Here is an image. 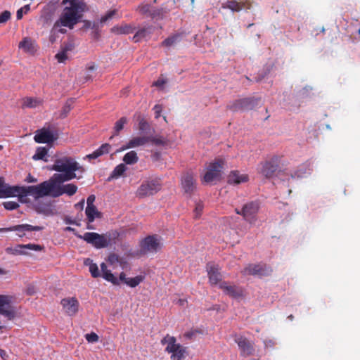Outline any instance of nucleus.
I'll list each match as a JSON object with an SVG mask.
<instances>
[{
	"mask_svg": "<svg viewBox=\"0 0 360 360\" xmlns=\"http://www.w3.org/2000/svg\"><path fill=\"white\" fill-rule=\"evenodd\" d=\"M34 141L39 143H52L55 138L51 131L48 129H41L38 131L34 137Z\"/></svg>",
	"mask_w": 360,
	"mask_h": 360,
	"instance_id": "24",
	"label": "nucleus"
},
{
	"mask_svg": "<svg viewBox=\"0 0 360 360\" xmlns=\"http://www.w3.org/2000/svg\"><path fill=\"white\" fill-rule=\"evenodd\" d=\"M73 103V101L72 99L70 100H68L65 104L64 105V106L63 107V109L61 110V113H60V117L62 118H65L68 116V113L70 112V111L72 109V104Z\"/></svg>",
	"mask_w": 360,
	"mask_h": 360,
	"instance_id": "42",
	"label": "nucleus"
},
{
	"mask_svg": "<svg viewBox=\"0 0 360 360\" xmlns=\"http://www.w3.org/2000/svg\"><path fill=\"white\" fill-rule=\"evenodd\" d=\"M118 264L123 269H127L129 267L128 262L123 257H120V259L119 260Z\"/></svg>",
	"mask_w": 360,
	"mask_h": 360,
	"instance_id": "54",
	"label": "nucleus"
},
{
	"mask_svg": "<svg viewBox=\"0 0 360 360\" xmlns=\"http://www.w3.org/2000/svg\"><path fill=\"white\" fill-rule=\"evenodd\" d=\"M126 170H127V167L125 166L124 164L121 163V164L118 165L117 166H116L115 167V169L112 172L111 174L110 175V176L108 179V181H110L111 179L119 178L124 174V172Z\"/></svg>",
	"mask_w": 360,
	"mask_h": 360,
	"instance_id": "33",
	"label": "nucleus"
},
{
	"mask_svg": "<svg viewBox=\"0 0 360 360\" xmlns=\"http://www.w3.org/2000/svg\"><path fill=\"white\" fill-rule=\"evenodd\" d=\"M85 338L89 342H96L99 339L98 335L94 332L86 334Z\"/></svg>",
	"mask_w": 360,
	"mask_h": 360,
	"instance_id": "49",
	"label": "nucleus"
},
{
	"mask_svg": "<svg viewBox=\"0 0 360 360\" xmlns=\"http://www.w3.org/2000/svg\"><path fill=\"white\" fill-rule=\"evenodd\" d=\"M0 356L4 359V360H6L7 357H8V354L6 353V352L2 349H0Z\"/></svg>",
	"mask_w": 360,
	"mask_h": 360,
	"instance_id": "62",
	"label": "nucleus"
},
{
	"mask_svg": "<svg viewBox=\"0 0 360 360\" xmlns=\"http://www.w3.org/2000/svg\"><path fill=\"white\" fill-rule=\"evenodd\" d=\"M64 182H59L53 179L44 181L36 186H29L28 193L30 195L38 199L45 196L58 198L63 194L69 196L75 195L77 191V186L74 184H63Z\"/></svg>",
	"mask_w": 360,
	"mask_h": 360,
	"instance_id": "2",
	"label": "nucleus"
},
{
	"mask_svg": "<svg viewBox=\"0 0 360 360\" xmlns=\"http://www.w3.org/2000/svg\"><path fill=\"white\" fill-rule=\"evenodd\" d=\"M3 205L6 210H13L19 207V204L14 201H7L3 202Z\"/></svg>",
	"mask_w": 360,
	"mask_h": 360,
	"instance_id": "46",
	"label": "nucleus"
},
{
	"mask_svg": "<svg viewBox=\"0 0 360 360\" xmlns=\"http://www.w3.org/2000/svg\"><path fill=\"white\" fill-rule=\"evenodd\" d=\"M207 271L209 278V282L212 285H215L221 283L222 276L219 271L217 265L209 263L207 264Z\"/></svg>",
	"mask_w": 360,
	"mask_h": 360,
	"instance_id": "17",
	"label": "nucleus"
},
{
	"mask_svg": "<svg viewBox=\"0 0 360 360\" xmlns=\"http://www.w3.org/2000/svg\"><path fill=\"white\" fill-rule=\"evenodd\" d=\"M47 153L48 150L45 147H39L32 158L34 160H44Z\"/></svg>",
	"mask_w": 360,
	"mask_h": 360,
	"instance_id": "39",
	"label": "nucleus"
},
{
	"mask_svg": "<svg viewBox=\"0 0 360 360\" xmlns=\"http://www.w3.org/2000/svg\"><path fill=\"white\" fill-rule=\"evenodd\" d=\"M44 247L38 244L29 243L26 245H18L14 248H7L6 251L8 254L14 255H27V252L25 250L32 251H41Z\"/></svg>",
	"mask_w": 360,
	"mask_h": 360,
	"instance_id": "12",
	"label": "nucleus"
},
{
	"mask_svg": "<svg viewBox=\"0 0 360 360\" xmlns=\"http://www.w3.org/2000/svg\"><path fill=\"white\" fill-rule=\"evenodd\" d=\"M50 169L58 174H54L49 179L59 182H67L74 179H80L85 172L84 167L70 155L56 157Z\"/></svg>",
	"mask_w": 360,
	"mask_h": 360,
	"instance_id": "1",
	"label": "nucleus"
},
{
	"mask_svg": "<svg viewBox=\"0 0 360 360\" xmlns=\"http://www.w3.org/2000/svg\"><path fill=\"white\" fill-rule=\"evenodd\" d=\"M74 48H75V43L72 39H69L68 41H65L61 45V49H63V50H65L67 52L72 51L74 49Z\"/></svg>",
	"mask_w": 360,
	"mask_h": 360,
	"instance_id": "44",
	"label": "nucleus"
},
{
	"mask_svg": "<svg viewBox=\"0 0 360 360\" xmlns=\"http://www.w3.org/2000/svg\"><path fill=\"white\" fill-rule=\"evenodd\" d=\"M249 180V176L246 174H241L238 170H233L230 172L227 177V181L229 184H239L241 183L247 182Z\"/></svg>",
	"mask_w": 360,
	"mask_h": 360,
	"instance_id": "23",
	"label": "nucleus"
},
{
	"mask_svg": "<svg viewBox=\"0 0 360 360\" xmlns=\"http://www.w3.org/2000/svg\"><path fill=\"white\" fill-rule=\"evenodd\" d=\"M11 296L0 295V314L9 320L13 319L15 316V311L11 308Z\"/></svg>",
	"mask_w": 360,
	"mask_h": 360,
	"instance_id": "14",
	"label": "nucleus"
},
{
	"mask_svg": "<svg viewBox=\"0 0 360 360\" xmlns=\"http://www.w3.org/2000/svg\"><path fill=\"white\" fill-rule=\"evenodd\" d=\"M135 27L129 24H123L120 26H114L111 32L116 34H128L134 32Z\"/></svg>",
	"mask_w": 360,
	"mask_h": 360,
	"instance_id": "29",
	"label": "nucleus"
},
{
	"mask_svg": "<svg viewBox=\"0 0 360 360\" xmlns=\"http://www.w3.org/2000/svg\"><path fill=\"white\" fill-rule=\"evenodd\" d=\"M153 32V27L151 26L147 27H143L139 29L134 35L132 39L134 42H139L142 39L150 37Z\"/></svg>",
	"mask_w": 360,
	"mask_h": 360,
	"instance_id": "28",
	"label": "nucleus"
},
{
	"mask_svg": "<svg viewBox=\"0 0 360 360\" xmlns=\"http://www.w3.org/2000/svg\"><path fill=\"white\" fill-rule=\"evenodd\" d=\"M84 264L89 266V271L93 278H98L101 276V272L96 264L94 263L90 259H86L84 261Z\"/></svg>",
	"mask_w": 360,
	"mask_h": 360,
	"instance_id": "35",
	"label": "nucleus"
},
{
	"mask_svg": "<svg viewBox=\"0 0 360 360\" xmlns=\"http://www.w3.org/2000/svg\"><path fill=\"white\" fill-rule=\"evenodd\" d=\"M143 281V276H136L134 278H128L126 280V284L131 288H135L139 285Z\"/></svg>",
	"mask_w": 360,
	"mask_h": 360,
	"instance_id": "37",
	"label": "nucleus"
},
{
	"mask_svg": "<svg viewBox=\"0 0 360 360\" xmlns=\"http://www.w3.org/2000/svg\"><path fill=\"white\" fill-rule=\"evenodd\" d=\"M162 345H166L165 352L169 353L174 351V349L180 344L176 342V339L174 336H171L167 334L160 341Z\"/></svg>",
	"mask_w": 360,
	"mask_h": 360,
	"instance_id": "26",
	"label": "nucleus"
},
{
	"mask_svg": "<svg viewBox=\"0 0 360 360\" xmlns=\"http://www.w3.org/2000/svg\"><path fill=\"white\" fill-rule=\"evenodd\" d=\"M28 186H11L5 184L4 180L0 176V198H6L18 196L20 201L23 202V198L30 195Z\"/></svg>",
	"mask_w": 360,
	"mask_h": 360,
	"instance_id": "4",
	"label": "nucleus"
},
{
	"mask_svg": "<svg viewBox=\"0 0 360 360\" xmlns=\"http://www.w3.org/2000/svg\"><path fill=\"white\" fill-rule=\"evenodd\" d=\"M18 47L30 54H34L38 48L35 41L30 37L23 38L19 43Z\"/></svg>",
	"mask_w": 360,
	"mask_h": 360,
	"instance_id": "25",
	"label": "nucleus"
},
{
	"mask_svg": "<svg viewBox=\"0 0 360 360\" xmlns=\"http://www.w3.org/2000/svg\"><path fill=\"white\" fill-rule=\"evenodd\" d=\"M165 81L164 79H159L153 83V85L156 86H162L165 84Z\"/></svg>",
	"mask_w": 360,
	"mask_h": 360,
	"instance_id": "60",
	"label": "nucleus"
},
{
	"mask_svg": "<svg viewBox=\"0 0 360 360\" xmlns=\"http://www.w3.org/2000/svg\"><path fill=\"white\" fill-rule=\"evenodd\" d=\"M186 348L181 345L177 346L171 354V360H183L186 357Z\"/></svg>",
	"mask_w": 360,
	"mask_h": 360,
	"instance_id": "30",
	"label": "nucleus"
},
{
	"mask_svg": "<svg viewBox=\"0 0 360 360\" xmlns=\"http://www.w3.org/2000/svg\"><path fill=\"white\" fill-rule=\"evenodd\" d=\"M271 270H268L266 265L263 264H249L243 270L245 274L266 276L269 274Z\"/></svg>",
	"mask_w": 360,
	"mask_h": 360,
	"instance_id": "21",
	"label": "nucleus"
},
{
	"mask_svg": "<svg viewBox=\"0 0 360 360\" xmlns=\"http://www.w3.org/2000/svg\"><path fill=\"white\" fill-rule=\"evenodd\" d=\"M203 205L201 203H197L195 208V217L198 218L202 212Z\"/></svg>",
	"mask_w": 360,
	"mask_h": 360,
	"instance_id": "53",
	"label": "nucleus"
},
{
	"mask_svg": "<svg viewBox=\"0 0 360 360\" xmlns=\"http://www.w3.org/2000/svg\"><path fill=\"white\" fill-rule=\"evenodd\" d=\"M155 114V118H158L160 116L162 112V106L160 105H155L153 108Z\"/></svg>",
	"mask_w": 360,
	"mask_h": 360,
	"instance_id": "57",
	"label": "nucleus"
},
{
	"mask_svg": "<svg viewBox=\"0 0 360 360\" xmlns=\"http://www.w3.org/2000/svg\"><path fill=\"white\" fill-rule=\"evenodd\" d=\"M11 17V13L8 11H4L0 14V24L6 23Z\"/></svg>",
	"mask_w": 360,
	"mask_h": 360,
	"instance_id": "48",
	"label": "nucleus"
},
{
	"mask_svg": "<svg viewBox=\"0 0 360 360\" xmlns=\"http://www.w3.org/2000/svg\"><path fill=\"white\" fill-rule=\"evenodd\" d=\"M26 181L29 183H34L37 181V179L33 176H32L30 174H29L26 178Z\"/></svg>",
	"mask_w": 360,
	"mask_h": 360,
	"instance_id": "59",
	"label": "nucleus"
},
{
	"mask_svg": "<svg viewBox=\"0 0 360 360\" xmlns=\"http://www.w3.org/2000/svg\"><path fill=\"white\" fill-rule=\"evenodd\" d=\"M197 333H198V330L188 331L184 334V336L188 339H192Z\"/></svg>",
	"mask_w": 360,
	"mask_h": 360,
	"instance_id": "58",
	"label": "nucleus"
},
{
	"mask_svg": "<svg viewBox=\"0 0 360 360\" xmlns=\"http://www.w3.org/2000/svg\"><path fill=\"white\" fill-rule=\"evenodd\" d=\"M85 213L89 223L94 221L95 218L101 217V213L98 211L95 205L89 206L86 207Z\"/></svg>",
	"mask_w": 360,
	"mask_h": 360,
	"instance_id": "31",
	"label": "nucleus"
},
{
	"mask_svg": "<svg viewBox=\"0 0 360 360\" xmlns=\"http://www.w3.org/2000/svg\"><path fill=\"white\" fill-rule=\"evenodd\" d=\"M70 3L69 6L65 7L59 19L55 22L54 27L64 26L72 29L80 20V12L84 11V3L79 0H63L62 4Z\"/></svg>",
	"mask_w": 360,
	"mask_h": 360,
	"instance_id": "3",
	"label": "nucleus"
},
{
	"mask_svg": "<svg viewBox=\"0 0 360 360\" xmlns=\"http://www.w3.org/2000/svg\"><path fill=\"white\" fill-rule=\"evenodd\" d=\"M149 17L155 20L162 19L164 17V11L162 8H156L153 7Z\"/></svg>",
	"mask_w": 360,
	"mask_h": 360,
	"instance_id": "41",
	"label": "nucleus"
},
{
	"mask_svg": "<svg viewBox=\"0 0 360 360\" xmlns=\"http://www.w3.org/2000/svg\"><path fill=\"white\" fill-rule=\"evenodd\" d=\"M30 6L29 4L25 5L23 7L18 9L16 13L17 19L20 20L23 16V13H27L30 11Z\"/></svg>",
	"mask_w": 360,
	"mask_h": 360,
	"instance_id": "47",
	"label": "nucleus"
},
{
	"mask_svg": "<svg viewBox=\"0 0 360 360\" xmlns=\"http://www.w3.org/2000/svg\"><path fill=\"white\" fill-rule=\"evenodd\" d=\"M127 122V119L126 117H122L119 120H117L114 127L115 133L112 136H110V139H112L114 136L118 135L120 131H122L124 128V124Z\"/></svg>",
	"mask_w": 360,
	"mask_h": 360,
	"instance_id": "36",
	"label": "nucleus"
},
{
	"mask_svg": "<svg viewBox=\"0 0 360 360\" xmlns=\"http://www.w3.org/2000/svg\"><path fill=\"white\" fill-rule=\"evenodd\" d=\"M39 103V101L37 99L27 97L23 99L22 107L32 108L37 107Z\"/></svg>",
	"mask_w": 360,
	"mask_h": 360,
	"instance_id": "38",
	"label": "nucleus"
},
{
	"mask_svg": "<svg viewBox=\"0 0 360 360\" xmlns=\"http://www.w3.org/2000/svg\"><path fill=\"white\" fill-rule=\"evenodd\" d=\"M75 235L77 238L83 239L87 243L91 244L97 249L106 248L110 243V237L95 232H86L83 236L75 233Z\"/></svg>",
	"mask_w": 360,
	"mask_h": 360,
	"instance_id": "5",
	"label": "nucleus"
},
{
	"mask_svg": "<svg viewBox=\"0 0 360 360\" xmlns=\"http://www.w3.org/2000/svg\"><path fill=\"white\" fill-rule=\"evenodd\" d=\"M101 273L102 274L105 273V271H107L108 269V267H107V265L103 262L101 264Z\"/></svg>",
	"mask_w": 360,
	"mask_h": 360,
	"instance_id": "63",
	"label": "nucleus"
},
{
	"mask_svg": "<svg viewBox=\"0 0 360 360\" xmlns=\"http://www.w3.org/2000/svg\"><path fill=\"white\" fill-rule=\"evenodd\" d=\"M65 313L69 316L75 315L79 307V302L75 297L64 298L60 302Z\"/></svg>",
	"mask_w": 360,
	"mask_h": 360,
	"instance_id": "19",
	"label": "nucleus"
},
{
	"mask_svg": "<svg viewBox=\"0 0 360 360\" xmlns=\"http://www.w3.org/2000/svg\"><path fill=\"white\" fill-rule=\"evenodd\" d=\"M110 148L111 146L109 143H103L92 153L87 155L86 158L89 160L98 158L104 154H108Z\"/></svg>",
	"mask_w": 360,
	"mask_h": 360,
	"instance_id": "27",
	"label": "nucleus"
},
{
	"mask_svg": "<svg viewBox=\"0 0 360 360\" xmlns=\"http://www.w3.org/2000/svg\"><path fill=\"white\" fill-rule=\"evenodd\" d=\"M224 161L217 160L213 162H210L207 168V171L203 176V181L209 184L214 180H218L221 177L223 169Z\"/></svg>",
	"mask_w": 360,
	"mask_h": 360,
	"instance_id": "8",
	"label": "nucleus"
},
{
	"mask_svg": "<svg viewBox=\"0 0 360 360\" xmlns=\"http://www.w3.org/2000/svg\"><path fill=\"white\" fill-rule=\"evenodd\" d=\"M281 157L272 156L269 160L260 163L259 172L266 179L274 176L280 165Z\"/></svg>",
	"mask_w": 360,
	"mask_h": 360,
	"instance_id": "7",
	"label": "nucleus"
},
{
	"mask_svg": "<svg viewBox=\"0 0 360 360\" xmlns=\"http://www.w3.org/2000/svg\"><path fill=\"white\" fill-rule=\"evenodd\" d=\"M95 200H96L95 195H90L87 198V200H86V203H87V206L86 207L94 205V203L95 202Z\"/></svg>",
	"mask_w": 360,
	"mask_h": 360,
	"instance_id": "56",
	"label": "nucleus"
},
{
	"mask_svg": "<svg viewBox=\"0 0 360 360\" xmlns=\"http://www.w3.org/2000/svg\"><path fill=\"white\" fill-rule=\"evenodd\" d=\"M259 206L257 203L251 202L245 204L242 208V216L250 223H253L256 220Z\"/></svg>",
	"mask_w": 360,
	"mask_h": 360,
	"instance_id": "16",
	"label": "nucleus"
},
{
	"mask_svg": "<svg viewBox=\"0 0 360 360\" xmlns=\"http://www.w3.org/2000/svg\"><path fill=\"white\" fill-rule=\"evenodd\" d=\"M161 183L159 179H150L144 181L136 191V197L143 198L153 195L161 189Z\"/></svg>",
	"mask_w": 360,
	"mask_h": 360,
	"instance_id": "6",
	"label": "nucleus"
},
{
	"mask_svg": "<svg viewBox=\"0 0 360 360\" xmlns=\"http://www.w3.org/2000/svg\"><path fill=\"white\" fill-rule=\"evenodd\" d=\"M153 6L149 4H142L139 6L137 10L143 15L149 16Z\"/></svg>",
	"mask_w": 360,
	"mask_h": 360,
	"instance_id": "43",
	"label": "nucleus"
},
{
	"mask_svg": "<svg viewBox=\"0 0 360 360\" xmlns=\"http://www.w3.org/2000/svg\"><path fill=\"white\" fill-rule=\"evenodd\" d=\"M150 136H135L130 139L125 145L122 146L117 151H124L125 150L143 146L150 141Z\"/></svg>",
	"mask_w": 360,
	"mask_h": 360,
	"instance_id": "20",
	"label": "nucleus"
},
{
	"mask_svg": "<svg viewBox=\"0 0 360 360\" xmlns=\"http://www.w3.org/2000/svg\"><path fill=\"white\" fill-rule=\"evenodd\" d=\"M222 8H229L233 12H239L243 9H250L251 4L249 1L238 2L236 0H229L222 5Z\"/></svg>",
	"mask_w": 360,
	"mask_h": 360,
	"instance_id": "22",
	"label": "nucleus"
},
{
	"mask_svg": "<svg viewBox=\"0 0 360 360\" xmlns=\"http://www.w3.org/2000/svg\"><path fill=\"white\" fill-rule=\"evenodd\" d=\"M102 276L105 280L111 282L113 285H120L119 280L114 276L113 274H112L110 270L105 271V273L102 274Z\"/></svg>",
	"mask_w": 360,
	"mask_h": 360,
	"instance_id": "40",
	"label": "nucleus"
},
{
	"mask_svg": "<svg viewBox=\"0 0 360 360\" xmlns=\"http://www.w3.org/2000/svg\"><path fill=\"white\" fill-rule=\"evenodd\" d=\"M181 40V34H174L167 39H165L162 43V46L165 47H171L175 45L176 43L179 42Z\"/></svg>",
	"mask_w": 360,
	"mask_h": 360,
	"instance_id": "32",
	"label": "nucleus"
},
{
	"mask_svg": "<svg viewBox=\"0 0 360 360\" xmlns=\"http://www.w3.org/2000/svg\"><path fill=\"white\" fill-rule=\"evenodd\" d=\"M68 52L61 49V51L56 55V58L59 63H64L68 59Z\"/></svg>",
	"mask_w": 360,
	"mask_h": 360,
	"instance_id": "45",
	"label": "nucleus"
},
{
	"mask_svg": "<svg viewBox=\"0 0 360 360\" xmlns=\"http://www.w3.org/2000/svg\"><path fill=\"white\" fill-rule=\"evenodd\" d=\"M141 252L143 254L156 252L160 248V243L156 236H148L141 241Z\"/></svg>",
	"mask_w": 360,
	"mask_h": 360,
	"instance_id": "10",
	"label": "nucleus"
},
{
	"mask_svg": "<svg viewBox=\"0 0 360 360\" xmlns=\"http://www.w3.org/2000/svg\"><path fill=\"white\" fill-rule=\"evenodd\" d=\"M128 278L126 277V274L124 273V272H122L120 274V276H119V278H117L120 281L124 282V283H126V280Z\"/></svg>",
	"mask_w": 360,
	"mask_h": 360,
	"instance_id": "61",
	"label": "nucleus"
},
{
	"mask_svg": "<svg viewBox=\"0 0 360 360\" xmlns=\"http://www.w3.org/2000/svg\"><path fill=\"white\" fill-rule=\"evenodd\" d=\"M149 128V124L148 122L143 118L141 119L139 122V130L144 131L148 130Z\"/></svg>",
	"mask_w": 360,
	"mask_h": 360,
	"instance_id": "52",
	"label": "nucleus"
},
{
	"mask_svg": "<svg viewBox=\"0 0 360 360\" xmlns=\"http://www.w3.org/2000/svg\"><path fill=\"white\" fill-rule=\"evenodd\" d=\"M122 160L127 165H134L138 162L139 157L136 151L131 150L124 155Z\"/></svg>",
	"mask_w": 360,
	"mask_h": 360,
	"instance_id": "34",
	"label": "nucleus"
},
{
	"mask_svg": "<svg viewBox=\"0 0 360 360\" xmlns=\"http://www.w3.org/2000/svg\"><path fill=\"white\" fill-rule=\"evenodd\" d=\"M117 13V10H112L105 13L103 16L101 17V21L102 22H105L107 20L111 19Z\"/></svg>",
	"mask_w": 360,
	"mask_h": 360,
	"instance_id": "51",
	"label": "nucleus"
},
{
	"mask_svg": "<svg viewBox=\"0 0 360 360\" xmlns=\"http://www.w3.org/2000/svg\"><path fill=\"white\" fill-rule=\"evenodd\" d=\"M120 259V257L118 255L112 253L108 256V262L110 264L115 265V264H118Z\"/></svg>",
	"mask_w": 360,
	"mask_h": 360,
	"instance_id": "50",
	"label": "nucleus"
},
{
	"mask_svg": "<svg viewBox=\"0 0 360 360\" xmlns=\"http://www.w3.org/2000/svg\"><path fill=\"white\" fill-rule=\"evenodd\" d=\"M259 102L258 98H243L235 100L228 105V108L233 112L243 111L253 109Z\"/></svg>",
	"mask_w": 360,
	"mask_h": 360,
	"instance_id": "9",
	"label": "nucleus"
},
{
	"mask_svg": "<svg viewBox=\"0 0 360 360\" xmlns=\"http://www.w3.org/2000/svg\"><path fill=\"white\" fill-rule=\"evenodd\" d=\"M150 137V141L155 143V145H163L165 141L161 138Z\"/></svg>",
	"mask_w": 360,
	"mask_h": 360,
	"instance_id": "55",
	"label": "nucleus"
},
{
	"mask_svg": "<svg viewBox=\"0 0 360 360\" xmlns=\"http://www.w3.org/2000/svg\"><path fill=\"white\" fill-rule=\"evenodd\" d=\"M43 227L39 226H32L30 224H20L9 227L7 229L10 231H15L18 236L22 238L27 236V232H31L33 231H41Z\"/></svg>",
	"mask_w": 360,
	"mask_h": 360,
	"instance_id": "18",
	"label": "nucleus"
},
{
	"mask_svg": "<svg viewBox=\"0 0 360 360\" xmlns=\"http://www.w3.org/2000/svg\"><path fill=\"white\" fill-rule=\"evenodd\" d=\"M235 342L237 343L240 350V355L249 356L254 354L255 349L253 344L243 336L235 335Z\"/></svg>",
	"mask_w": 360,
	"mask_h": 360,
	"instance_id": "13",
	"label": "nucleus"
},
{
	"mask_svg": "<svg viewBox=\"0 0 360 360\" xmlns=\"http://www.w3.org/2000/svg\"><path fill=\"white\" fill-rule=\"evenodd\" d=\"M219 288L221 289L226 295L234 299L243 296V290L241 287L231 285L226 281L219 283Z\"/></svg>",
	"mask_w": 360,
	"mask_h": 360,
	"instance_id": "15",
	"label": "nucleus"
},
{
	"mask_svg": "<svg viewBox=\"0 0 360 360\" xmlns=\"http://www.w3.org/2000/svg\"><path fill=\"white\" fill-rule=\"evenodd\" d=\"M40 212L46 214H49L51 212L50 205H49L48 207H46V208L41 210Z\"/></svg>",
	"mask_w": 360,
	"mask_h": 360,
	"instance_id": "64",
	"label": "nucleus"
},
{
	"mask_svg": "<svg viewBox=\"0 0 360 360\" xmlns=\"http://www.w3.org/2000/svg\"><path fill=\"white\" fill-rule=\"evenodd\" d=\"M181 186L184 194L191 197L196 190V181L191 172L184 173L181 179Z\"/></svg>",
	"mask_w": 360,
	"mask_h": 360,
	"instance_id": "11",
	"label": "nucleus"
}]
</instances>
